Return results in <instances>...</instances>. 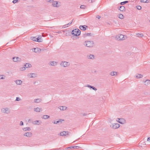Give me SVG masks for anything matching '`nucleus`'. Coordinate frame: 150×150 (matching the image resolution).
I'll use <instances>...</instances> for the list:
<instances>
[{"label":"nucleus","mask_w":150,"mask_h":150,"mask_svg":"<svg viewBox=\"0 0 150 150\" xmlns=\"http://www.w3.org/2000/svg\"><path fill=\"white\" fill-rule=\"evenodd\" d=\"M94 42L91 41H86L84 42V45L88 47H91L93 46Z\"/></svg>","instance_id":"nucleus-2"},{"label":"nucleus","mask_w":150,"mask_h":150,"mask_svg":"<svg viewBox=\"0 0 150 150\" xmlns=\"http://www.w3.org/2000/svg\"><path fill=\"white\" fill-rule=\"evenodd\" d=\"M120 126V125L118 123H112L110 126V127L114 129L118 128Z\"/></svg>","instance_id":"nucleus-8"},{"label":"nucleus","mask_w":150,"mask_h":150,"mask_svg":"<svg viewBox=\"0 0 150 150\" xmlns=\"http://www.w3.org/2000/svg\"><path fill=\"white\" fill-rule=\"evenodd\" d=\"M69 134V132L65 131H64L62 132H60L58 134V135L61 136H66V135H68Z\"/></svg>","instance_id":"nucleus-10"},{"label":"nucleus","mask_w":150,"mask_h":150,"mask_svg":"<svg viewBox=\"0 0 150 150\" xmlns=\"http://www.w3.org/2000/svg\"><path fill=\"white\" fill-rule=\"evenodd\" d=\"M24 135L28 137H30L32 135V133L30 132H27L24 134Z\"/></svg>","instance_id":"nucleus-14"},{"label":"nucleus","mask_w":150,"mask_h":150,"mask_svg":"<svg viewBox=\"0 0 150 150\" xmlns=\"http://www.w3.org/2000/svg\"><path fill=\"white\" fill-rule=\"evenodd\" d=\"M46 1L47 2L52 3L54 0H46Z\"/></svg>","instance_id":"nucleus-39"},{"label":"nucleus","mask_w":150,"mask_h":150,"mask_svg":"<svg viewBox=\"0 0 150 150\" xmlns=\"http://www.w3.org/2000/svg\"><path fill=\"white\" fill-rule=\"evenodd\" d=\"M24 66L26 68H28L31 67L32 66L31 64H30L29 63H27L24 65Z\"/></svg>","instance_id":"nucleus-27"},{"label":"nucleus","mask_w":150,"mask_h":150,"mask_svg":"<svg viewBox=\"0 0 150 150\" xmlns=\"http://www.w3.org/2000/svg\"><path fill=\"white\" fill-rule=\"evenodd\" d=\"M1 112L2 113L8 114L10 113V109L8 107L2 108L1 109Z\"/></svg>","instance_id":"nucleus-1"},{"label":"nucleus","mask_w":150,"mask_h":150,"mask_svg":"<svg viewBox=\"0 0 150 150\" xmlns=\"http://www.w3.org/2000/svg\"><path fill=\"white\" fill-rule=\"evenodd\" d=\"M125 8L124 6H120L119 10L121 11H123L125 10Z\"/></svg>","instance_id":"nucleus-31"},{"label":"nucleus","mask_w":150,"mask_h":150,"mask_svg":"<svg viewBox=\"0 0 150 150\" xmlns=\"http://www.w3.org/2000/svg\"><path fill=\"white\" fill-rule=\"evenodd\" d=\"M16 84L17 85H21L22 82V81L21 80H16L14 81Z\"/></svg>","instance_id":"nucleus-18"},{"label":"nucleus","mask_w":150,"mask_h":150,"mask_svg":"<svg viewBox=\"0 0 150 150\" xmlns=\"http://www.w3.org/2000/svg\"><path fill=\"white\" fill-rule=\"evenodd\" d=\"M144 84L146 85H148L150 83V80H147L145 81Z\"/></svg>","instance_id":"nucleus-30"},{"label":"nucleus","mask_w":150,"mask_h":150,"mask_svg":"<svg viewBox=\"0 0 150 150\" xmlns=\"http://www.w3.org/2000/svg\"><path fill=\"white\" fill-rule=\"evenodd\" d=\"M23 129L24 131H29L30 130V128L29 127H26L23 128Z\"/></svg>","instance_id":"nucleus-28"},{"label":"nucleus","mask_w":150,"mask_h":150,"mask_svg":"<svg viewBox=\"0 0 150 150\" xmlns=\"http://www.w3.org/2000/svg\"><path fill=\"white\" fill-rule=\"evenodd\" d=\"M74 19H72V20L71 21V22H72V23L73 22V21H74Z\"/></svg>","instance_id":"nucleus-53"},{"label":"nucleus","mask_w":150,"mask_h":150,"mask_svg":"<svg viewBox=\"0 0 150 150\" xmlns=\"http://www.w3.org/2000/svg\"><path fill=\"white\" fill-rule=\"evenodd\" d=\"M6 77V76L5 75H0V80L4 79Z\"/></svg>","instance_id":"nucleus-29"},{"label":"nucleus","mask_w":150,"mask_h":150,"mask_svg":"<svg viewBox=\"0 0 150 150\" xmlns=\"http://www.w3.org/2000/svg\"><path fill=\"white\" fill-rule=\"evenodd\" d=\"M136 8L137 9L139 10H141L142 8L141 6H137L136 7Z\"/></svg>","instance_id":"nucleus-38"},{"label":"nucleus","mask_w":150,"mask_h":150,"mask_svg":"<svg viewBox=\"0 0 150 150\" xmlns=\"http://www.w3.org/2000/svg\"><path fill=\"white\" fill-rule=\"evenodd\" d=\"M34 110L37 112H40L42 111V109L41 108H40L38 107L35 108L34 109Z\"/></svg>","instance_id":"nucleus-16"},{"label":"nucleus","mask_w":150,"mask_h":150,"mask_svg":"<svg viewBox=\"0 0 150 150\" xmlns=\"http://www.w3.org/2000/svg\"><path fill=\"white\" fill-rule=\"evenodd\" d=\"M50 116L47 115H43L42 117V118L45 119H48L50 118Z\"/></svg>","instance_id":"nucleus-26"},{"label":"nucleus","mask_w":150,"mask_h":150,"mask_svg":"<svg viewBox=\"0 0 150 150\" xmlns=\"http://www.w3.org/2000/svg\"><path fill=\"white\" fill-rule=\"evenodd\" d=\"M70 65V63L69 62L66 61H62L60 63V65L61 67H66L69 66Z\"/></svg>","instance_id":"nucleus-6"},{"label":"nucleus","mask_w":150,"mask_h":150,"mask_svg":"<svg viewBox=\"0 0 150 150\" xmlns=\"http://www.w3.org/2000/svg\"><path fill=\"white\" fill-rule=\"evenodd\" d=\"M149 22L150 23V20L149 21Z\"/></svg>","instance_id":"nucleus-56"},{"label":"nucleus","mask_w":150,"mask_h":150,"mask_svg":"<svg viewBox=\"0 0 150 150\" xmlns=\"http://www.w3.org/2000/svg\"><path fill=\"white\" fill-rule=\"evenodd\" d=\"M103 97H101L99 98V100L101 101L103 100Z\"/></svg>","instance_id":"nucleus-44"},{"label":"nucleus","mask_w":150,"mask_h":150,"mask_svg":"<svg viewBox=\"0 0 150 150\" xmlns=\"http://www.w3.org/2000/svg\"><path fill=\"white\" fill-rule=\"evenodd\" d=\"M109 74L111 76H113L114 75L117 76V72L115 71L111 72Z\"/></svg>","instance_id":"nucleus-22"},{"label":"nucleus","mask_w":150,"mask_h":150,"mask_svg":"<svg viewBox=\"0 0 150 150\" xmlns=\"http://www.w3.org/2000/svg\"><path fill=\"white\" fill-rule=\"evenodd\" d=\"M118 119L119 120L118 121V122L121 124H122L123 123V122H122V120H123V119L122 118H118Z\"/></svg>","instance_id":"nucleus-33"},{"label":"nucleus","mask_w":150,"mask_h":150,"mask_svg":"<svg viewBox=\"0 0 150 150\" xmlns=\"http://www.w3.org/2000/svg\"><path fill=\"white\" fill-rule=\"evenodd\" d=\"M74 146H71V147H68L67 148V149H74Z\"/></svg>","instance_id":"nucleus-40"},{"label":"nucleus","mask_w":150,"mask_h":150,"mask_svg":"<svg viewBox=\"0 0 150 150\" xmlns=\"http://www.w3.org/2000/svg\"><path fill=\"white\" fill-rule=\"evenodd\" d=\"M64 120H62V119H59V120L58 121L56 120L54 121V122H53V123L54 124H57V123H62V121H63Z\"/></svg>","instance_id":"nucleus-19"},{"label":"nucleus","mask_w":150,"mask_h":150,"mask_svg":"<svg viewBox=\"0 0 150 150\" xmlns=\"http://www.w3.org/2000/svg\"><path fill=\"white\" fill-rule=\"evenodd\" d=\"M116 38L118 40H123L126 39L127 38V37L126 35L120 34L117 36Z\"/></svg>","instance_id":"nucleus-3"},{"label":"nucleus","mask_w":150,"mask_h":150,"mask_svg":"<svg viewBox=\"0 0 150 150\" xmlns=\"http://www.w3.org/2000/svg\"><path fill=\"white\" fill-rule=\"evenodd\" d=\"M57 33H59L60 32H59V31H58V32H57Z\"/></svg>","instance_id":"nucleus-55"},{"label":"nucleus","mask_w":150,"mask_h":150,"mask_svg":"<svg viewBox=\"0 0 150 150\" xmlns=\"http://www.w3.org/2000/svg\"><path fill=\"white\" fill-rule=\"evenodd\" d=\"M80 8L81 9H85L86 8V6L84 5H81L80 7Z\"/></svg>","instance_id":"nucleus-34"},{"label":"nucleus","mask_w":150,"mask_h":150,"mask_svg":"<svg viewBox=\"0 0 150 150\" xmlns=\"http://www.w3.org/2000/svg\"><path fill=\"white\" fill-rule=\"evenodd\" d=\"M49 64L52 66H55L57 65V62L54 61H52L49 63Z\"/></svg>","instance_id":"nucleus-13"},{"label":"nucleus","mask_w":150,"mask_h":150,"mask_svg":"<svg viewBox=\"0 0 150 150\" xmlns=\"http://www.w3.org/2000/svg\"><path fill=\"white\" fill-rule=\"evenodd\" d=\"M86 27H87V26L86 25H80L79 26V28L81 30H85L86 29Z\"/></svg>","instance_id":"nucleus-17"},{"label":"nucleus","mask_w":150,"mask_h":150,"mask_svg":"<svg viewBox=\"0 0 150 150\" xmlns=\"http://www.w3.org/2000/svg\"><path fill=\"white\" fill-rule=\"evenodd\" d=\"M96 18H98V19H99L100 18V16L99 15H97L96 16Z\"/></svg>","instance_id":"nucleus-48"},{"label":"nucleus","mask_w":150,"mask_h":150,"mask_svg":"<svg viewBox=\"0 0 150 150\" xmlns=\"http://www.w3.org/2000/svg\"><path fill=\"white\" fill-rule=\"evenodd\" d=\"M23 125V122L22 121H21L20 122V125L21 126Z\"/></svg>","instance_id":"nucleus-46"},{"label":"nucleus","mask_w":150,"mask_h":150,"mask_svg":"<svg viewBox=\"0 0 150 150\" xmlns=\"http://www.w3.org/2000/svg\"><path fill=\"white\" fill-rule=\"evenodd\" d=\"M37 74L35 73H30L28 75V76L30 78H35L37 77Z\"/></svg>","instance_id":"nucleus-9"},{"label":"nucleus","mask_w":150,"mask_h":150,"mask_svg":"<svg viewBox=\"0 0 150 150\" xmlns=\"http://www.w3.org/2000/svg\"><path fill=\"white\" fill-rule=\"evenodd\" d=\"M148 0H141V2L146 3L147 2V1Z\"/></svg>","instance_id":"nucleus-41"},{"label":"nucleus","mask_w":150,"mask_h":150,"mask_svg":"<svg viewBox=\"0 0 150 150\" xmlns=\"http://www.w3.org/2000/svg\"><path fill=\"white\" fill-rule=\"evenodd\" d=\"M72 23V22H70L69 23H68L67 24V25H70Z\"/></svg>","instance_id":"nucleus-52"},{"label":"nucleus","mask_w":150,"mask_h":150,"mask_svg":"<svg viewBox=\"0 0 150 150\" xmlns=\"http://www.w3.org/2000/svg\"><path fill=\"white\" fill-rule=\"evenodd\" d=\"M41 101V99L38 98L34 99V102L35 103H39Z\"/></svg>","instance_id":"nucleus-25"},{"label":"nucleus","mask_w":150,"mask_h":150,"mask_svg":"<svg viewBox=\"0 0 150 150\" xmlns=\"http://www.w3.org/2000/svg\"><path fill=\"white\" fill-rule=\"evenodd\" d=\"M81 33L80 30L78 29H75L72 31L71 33L75 36H79L80 35Z\"/></svg>","instance_id":"nucleus-4"},{"label":"nucleus","mask_w":150,"mask_h":150,"mask_svg":"<svg viewBox=\"0 0 150 150\" xmlns=\"http://www.w3.org/2000/svg\"><path fill=\"white\" fill-rule=\"evenodd\" d=\"M52 6L54 7L58 8L61 6V4L60 2L54 1L52 3Z\"/></svg>","instance_id":"nucleus-5"},{"label":"nucleus","mask_w":150,"mask_h":150,"mask_svg":"<svg viewBox=\"0 0 150 150\" xmlns=\"http://www.w3.org/2000/svg\"><path fill=\"white\" fill-rule=\"evenodd\" d=\"M128 1H125L123 2H122L120 3V4L121 5H123L127 3L128 2Z\"/></svg>","instance_id":"nucleus-35"},{"label":"nucleus","mask_w":150,"mask_h":150,"mask_svg":"<svg viewBox=\"0 0 150 150\" xmlns=\"http://www.w3.org/2000/svg\"><path fill=\"white\" fill-rule=\"evenodd\" d=\"M12 59L14 62H20L21 61V59L18 57H14Z\"/></svg>","instance_id":"nucleus-12"},{"label":"nucleus","mask_w":150,"mask_h":150,"mask_svg":"<svg viewBox=\"0 0 150 150\" xmlns=\"http://www.w3.org/2000/svg\"><path fill=\"white\" fill-rule=\"evenodd\" d=\"M87 57L88 59H93L95 58V56L93 54H90L89 55H87Z\"/></svg>","instance_id":"nucleus-15"},{"label":"nucleus","mask_w":150,"mask_h":150,"mask_svg":"<svg viewBox=\"0 0 150 150\" xmlns=\"http://www.w3.org/2000/svg\"><path fill=\"white\" fill-rule=\"evenodd\" d=\"M21 99L19 97H16V101H20L21 100Z\"/></svg>","instance_id":"nucleus-43"},{"label":"nucleus","mask_w":150,"mask_h":150,"mask_svg":"<svg viewBox=\"0 0 150 150\" xmlns=\"http://www.w3.org/2000/svg\"><path fill=\"white\" fill-rule=\"evenodd\" d=\"M74 148H76V149H78L79 148V146H74Z\"/></svg>","instance_id":"nucleus-49"},{"label":"nucleus","mask_w":150,"mask_h":150,"mask_svg":"<svg viewBox=\"0 0 150 150\" xmlns=\"http://www.w3.org/2000/svg\"><path fill=\"white\" fill-rule=\"evenodd\" d=\"M25 67L24 66V67H22L20 68V70L21 71H23L25 69Z\"/></svg>","instance_id":"nucleus-37"},{"label":"nucleus","mask_w":150,"mask_h":150,"mask_svg":"<svg viewBox=\"0 0 150 150\" xmlns=\"http://www.w3.org/2000/svg\"><path fill=\"white\" fill-rule=\"evenodd\" d=\"M118 17L121 19H123V15L120 14L119 15Z\"/></svg>","instance_id":"nucleus-36"},{"label":"nucleus","mask_w":150,"mask_h":150,"mask_svg":"<svg viewBox=\"0 0 150 150\" xmlns=\"http://www.w3.org/2000/svg\"><path fill=\"white\" fill-rule=\"evenodd\" d=\"M143 76L142 74H138L135 76V77L137 79H140L143 77Z\"/></svg>","instance_id":"nucleus-24"},{"label":"nucleus","mask_w":150,"mask_h":150,"mask_svg":"<svg viewBox=\"0 0 150 150\" xmlns=\"http://www.w3.org/2000/svg\"><path fill=\"white\" fill-rule=\"evenodd\" d=\"M147 140L148 141L150 142V137H148L147 139Z\"/></svg>","instance_id":"nucleus-50"},{"label":"nucleus","mask_w":150,"mask_h":150,"mask_svg":"<svg viewBox=\"0 0 150 150\" xmlns=\"http://www.w3.org/2000/svg\"><path fill=\"white\" fill-rule=\"evenodd\" d=\"M67 24H66L63 25L62 27V28H63L68 27V26H67Z\"/></svg>","instance_id":"nucleus-45"},{"label":"nucleus","mask_w":150,"mask_h":150,"mask_svg":"<svg viewBox=\"0 0 150 150\" xmlns=\"http://www.w3.org/2000/svg\"><path fill=\"white\" fill-rule=\"evenodd\" d=\"M18 0H14L12 1V2L14 3L15 4L18 2Z\"/></svg>","instance_id":"nucleus-42"},{"label":"nucleus","mask_w":150,"mask_h":150,"mask_svg":"<svg viewBox=\"0 0 150 150\" xmlns=\"http://www.w3.org/2000/svg\"><path fill=\"white\" fill-rule=\"evenodd\" d=\"M86 86L88 88H92L95 91H96L97 90V89L96 88L89 85H87V86Z\"/></svg>","instance_id":"nucleus-21"},{"label":"nucleus","mask_w":150,"mask_h":150,"mask_svg":"<svg viewBox=\"0 0 150 150\" xmlns=\"http://www.w3.org/2000/svg\"><path fill=\"white\" fill-rule=\"evenodd\" d=\"M58 108L61 110H64L66 109L67 108L65 106H60Z\"/></svg>","instance_id":"nucleus-20"},{"label":"nucleus","mask_w":150,"mask_h":150,"mask_svg":"<svg viewBox=\"0 0 150 150\" xmlns=\"http://www.w3.org/2000/svg\"><path fill=\"white\" fill-rule=\"evenodd\" d=\"M85 34L86 35V36H89L90 35L91 33H87Z\"/></svg>","instance_id":"nucleus-47"},{"label":"nucleus","mask_w":150,"mask_h":150,"mask_svg":"<svg viewBox=\"0 0 150 150\" xmlns=\"http://www.w3.org/2000/svg\"><path fill=\"white\" fill-rule=\"evenodd\" d=\"M33 124L35 125H39L40 124V121L39 120H36L34 121L33 122Z\"/></svg>","instance_id":"nucleus-32"},{"label":"nucleus","mask_w":150,"mask_h":150,"mask_svg":"<svg viewBox=\"0 0 150 150\" xmlns=\"http://www.w3.org/2000/svg\"><path fill=\"white\" fill-rule=\"evenodd\" d=\"M31 40L35 41H37L39 42H41L42 41V39L41 38H39V37L37 38L36 37H31Z\"/></svg>","instance_id":"nucleus-7"},{"label":"nucleus","mask_w":150,"mask_h":150,"mask_svg":"<svg viewBox=\"0 0 150 150\" xmlns=\"http://www.w3.org/2000/svg\"><path fill=\"white\" fill-rule=\"evenodd\" d=\"M136 35L135 36L139 38H142L144 36L142 33H136Z\"/></svg>","instance_id":"nucleus-23"},{"label":"nucleus","mask_w":150,"mask_h":150,"mask_svg":"<svg viewBox=\"0 0 150 150\" xmlns=\"http://www.w3.org/2000/svg\"><path fill=\"white\" fill-rule=\"evenodd\" d=\"M36 83H37V82L36 81H35V82H34V84H35Z\"/></svg>","instance_id":"nucleus-54"},{"label":"nucleus","mask_w":150,"mask_h":150,"mask_svg":"<svg viewBox=\"0 0 150 150\" xmlns=\"http://www.w3.org/2000/svg\"><path fill=\"white\" fill-rule=\"evenodd\" d=\"M33 51L36 53H39L41 52V50L39 48H33L32 49Z\"/></svg>","instance_id":"nucleus-11"},{"label":"nucleus","mask_w":150,"mask_h":150,"mask_svg":"<svg viewBox=\"0 0 150 150\" xmlns=\"http://www.w3.org/2000/svg\"><path fill=\"white\" fill-rule=\"evenodd\" d=\"M83 116H84L86 115L87 114L86 113H83L82 114Z\"/></svg>","instance_id":"nucleus-51"}]
</instances>
